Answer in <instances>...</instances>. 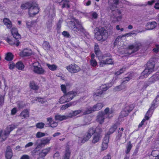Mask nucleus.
I'll return each mask as SVG.
<instances>
[{
  "label": "nucleus",
  "instance_id": "1",
  "mask_svg": "<svg viewBox=\"0 0 159 159\" xmlns=\"http://www.w3.org/2000/svg\"><path fill=\"white\" fill-rule=\"evenodd\" d=\"M120 0H109V4L111 13L110 15V20L113 23L121 21L122 15L121 11L118 9H116Z\"/></svg>",
  "mask_w": 159,
  "mask_h": 159
},
{
  "label": "nucleus",
  "instance_id": "2",
  "mask_svg": "<svg viewBox=\"0 0 159 159\" xmlns=\"http://www.w3.org/2000/svg\"><path fill=\"white\" fill-rule=\"evenodd\" d=\"M157 61L155 58L151 59L147 63V66L141 73L140 78L141 79L147 77L148 75L154 71L155 63Z\"/></svg>",
  "mask_w": 159,
  "mask_h": 159
},
{
  "label": "nucleus",
  "instance_id": "3",
  "mask_svg": "<svg viewBox=\"0 0 159 159\" xmlns=\"http://www.w3.org/2000/svg\"><path fill=\"white\" fill-rule=\"evenodd\" d=\"M95 36L97 39L100 41L105 40L108 37V34L105 29L102 27L96 28L94 30Z\"/></svg>",
  "mask_w": 159,
  "mask_h": 159
},
{
  "label": "nucleus",
  "instance_id": "4",
  "mask_svg": "<svg viewBox=\"0 0 159 159\" xmlns=\"http://www.w3.org/2000/svg\"><path fill=\"white\" fill-rule=\"evenodd\" d=\"M113 110L112 109H109L108 107L105 109L104 112H99L97 116V120L99 123L102 124L104 122V120L106 117L110 118L113 116Z\"/></svg>",
  "mask_w": 159,
  "mask_h": 159
},
{
  "label": "nucleus",
  "instance_id": "5",
  "mask_svg": "<svg viewBox=\"0 0 159 159\" xmlns=\"http://www.w3.org/2000/svg\"><path fill=\"white\" fill-rule=\"evenodd\" d=\"M39 11V8L38 4L33 1L31 5L29 8L28 14L30 17H33L38 14Z\"/></svg>",
  "mask_w": 159,
  "mask_h": 159
},
{
  "label": "nucleus",
  "instance_id": "6",
  "mask_svg": "<svg viewBox=\"0 0 159 159\" xmlns=\"http://www.w3.org/2000/svg\"><path fill=\"white\" fill-rule=\"evenodd\" d=\"M70 26L74 31L76 32L81 31L83 29L81 23L77 20L75 19L70 21Z\"/></svg>",
  "mask_w": 159,
  "mask_h": 159
},
{
  "label": "nucleus",
  "instance_id": "7",
  "mask_svg": "<svg viewBox=\"0 0 159 159\" xmlns=\"http://www.w3.org/2000/svg\"><path fill=\"white\" fill-rule=\"evenodd\" d=\"M33 71L35 73L39 75H43L45 71L38 62H35L33 64L32 67Z\"/></svg>",
  "mask_w": 159,
  "mask_h": 159
},
{
  "label": "nucleus",
  "instance_id": "8",
  "mask_svg": "<svg viewBox=\"0 0 159 159\" xmlns=\"http://www.w3.org/2000/svg\"><path fill=\"white\" fill-rule=\"evenodd\" d=\"M16 126L14 125H11L8 126L6 130L2 133V130L0 131V138L1 137L3 141H4L10 132L16 128Z\"/></svg>",
  "mask_w": 159,
  "mask_h": 159
},
{
  "label": "nucleus",
  "instance_id": "9",
  "mask_svg": "<svg viewBox=\"0 0 159 159\" xmlns=\"http://www.w3.org/2000/svg\"><path fill=\"white\" fill-rule=\"evenodd\" d=\"M95 132V130L93 128H90L88 131L85 134L83 138H80L79 139V142L83 144L88 141L91 137L92 135Z\"/></svg>",
  "mask_w": 159,
  "mask_h": 159
},
{
  "label": "nucleus",
  "instance_id": "10",
  "mask_svg": "<svg viewBox=\"0 0 159 159\" xmlns=\"http://www.w3.org/2000/svg\"><path fill=\"white\" fill-rule=\"evenodd\" d=\"M98 59L99 66L101 67H103L106 64H111L113 62L112 59L110 58L105 59V56H103L99 57Z\"/></svg>",
  "mask_w": 159,
  "mask_h": 159
},
{
  "label": "nucleus",
  "instance_id": "11",
  "mask_svg": "<svg viewBox=\"0 0 159 159\" xmlns=\"http://www.w3.org/2000/svg\"><path fill=\"white\" fill-rule=\"evenodd\" d=\"M51 138H46L41 140H38L36 141L35 145L38 148H41L44 146L45 145L49 144Z\"/></svg>",
  "mask_w": 159,
  "mask_h": 159
},
{
  "label": "nucleus",
  "instance_id": "12",
  "mask_svg": "<svg viewBox=\"0 0 159 159\" xmlns=\"http://www.w3.org/2000/svg\"><path fill=\"white\" fill-rule=\"evenodd\" d=\"M44 11L45 14L48 15L51 19L55 16V11L54 7L52 5H50L47 7Z\"/></svg>",
  "mask_w": 159,
  "mask_h": 159
},
{
  "label": "nucleus",
  "instance_id": "13",
  "mask_svg": "<svg viewBox=\"0 0 159 159\" xmlns=\"http://www.w3.org/2000/svg\"><path fill=\"white\" fill-rule=\"evenodd\" d=\"M44 11L45 14L48 15L51 19L55 16V11L54 7L52 5H50L47 7Z\"/></svg>",
  "mask_w": 159,
  "mask_h": 159
},
{
  "label": "nucleus",
  "instance_id": "14",
  "mask_svg": "<svg viewBox=\"0 0 159 159\" xmlns=\"http://www.w3.org/2000/svg\"><path fill=\"white\" fill-rule=\"evenodd\" d=\"M66 68L70 72L72 73H77L81 70L80 67L75 64L69 65L66 66Z\"/></svg>",
  "mask_w": 159,
  "mask_h": 159
},
{
  "label": "nucleus",
  "instance_id": "15",
  "mask_svg": "<svg viewBox=\"0 0 159 159\" xmlns=\"http://www.w3.org/2000/svg\"><path fill=\"white\" fill-rule=\"evenodd\" d=\"M157 77H156V76L155 75V74L152 77L149 78L148 81L144 83V84H143L144 86L143 88V89H145L147 86L151 84L154 83L155 81L157 80L158 79Z\"/></svg>",
  "mask_w": 159,
  "mask_h": 159
},
{
  "label": "nucleus",
  "instance_id": "16",
  "mask_svg": "<svg viewBox=\"0 0 159 159\" xmlns=\"http://www.w3.org/2000/svg\"><path fill=\"white\" fill-rule=\"evenodd\" d=\"M141 44L139 43H137L134 45L129 46L128 47V49L130 51L131 53H134L138 51L139 49Z\"/></svg>",
  "mask_w": 159,
  "mask_h": 159
},
{
  "label": "nucleus",
  "instance_id": "17",
  "mask_svg": "<svg viewBox=\"0 0 159 159\" xmlns=\"http://www.w3.org/2000/svg\"><path fill=\"white\" fill-rule=\"evenodd\" d=\"M109 137L107 135H106L103 139V141L102 142L101 150L102 151L106 150L108 147V144L109 142Z\"/></svg>",
  "mask_w": 159,
  "mask_h": 159
},
{
  "label": "nucleus",
  "instance_id": "18",
  "mask_svg": "<svg viewBox=\"0 0 159 159\" xmlns=\"http://www.w3.org/2000/svg\"><path fill=\"white\" fill-rule=\"evenodd\" d=\"M134 34V33L132 32H129L128 33L125 34L122 36H118L116 39L114 43V45L115 46L117 45V44H119V41L122 38L124 37H128L131 36L132 34Z\"/></svg>",
  "mask_w": 159,
  "mask_h": 159
},
{
  "label": "nucleus",
  "instance_id": "19",
  "mask_svg": "<svg viewBox=\"0 0 159 159\" xmlns=\"http://www.w3.org/2000/svg\"><path fill=\"white\" fill-rule=\"evenodd\" d=\"M32 51L30 49H25L21 51L19 54L21 57L28 56L32 54Z\"/></svg>",
  "mask_w": 159,
  "mask_h": 159
},
{
  "label": "nucleus",
  "instance_id": "20",
  "mask_svg": "<svg viewBox=\"0 0 159 159\" xmlns=\"http://www.w3.org/2000/svg\"><path fill=\"white\" fill-rule=\"evenodd\" d=\"M11 31L13 37L16 39H20V35L18 33L16 28L13 27L11 30Z\"/></svg>",
  "mask_w": 159,
  "mask_h": 159
},
{
  "label": "nucleus",
  "instance_id": "21",
  "mask_svg": "<svg viewBox=\"0 0 159 159\" xmlns=\"http://www.w3.org/2000/svg\"><path fill=\"white\" fill-rule=\"evenodd\" d=\"M131 111V110L129 109V106L126 107L121 111L120 117H122L126 116Z\"/></svg>",
  "mask_w": 159,
  "mask_h": 159
},
{
  "label": "nucleus",
  "instance_id": "22",
  "mask_svg": "<svg viewBox=\"0 0 159 159\" xmlns=\"http://www.w3.org/2000/svg\"><path fill=\"white\" fill-rule=\"evenodd\" d=\"M83 111H84V109H83L73 111L71 113H69V118H71L73 116H76L80 113L82 114Z\"/></svg>",
  "mask_w": 159,
  "mask_h": 159
},
{
  "label": "nucleus",
  "instance_id": "23",
  "mask_svg": "<svg viewBox=\"0 0 159 159\" xmlns=\"http://www.w3.org/2000/svg\"><path fill=\"white\" fill-rule=\"evenodd\" d=\"M76 94L77 93L75 91H70L67 93L65 94L68 102L72 100Z\"/></svg>",
  "mask_w": 159,
  "mask_h": 159
},
{
  "label": "nucleus",
  "instance_id": "24",
  "mask_svg": "<svg viewBox=\"0 0 159 159\" xmlns=\"http://www.w3.org/2000/svg\"><path fill=\"white\" fill-rule=\"evenodd\" d=\"M47 121L49 123V126L52 128L56 127L57 125V123L54 121L53 120L52 118L51 117H48L47 118Z\"/></svg>",
  "mask_w": 159,
  "mask_h": 159
},
{
  "label": "nucleus",
  "instance_id": "25",
  "mask_svg": "<svg viewBox=\"0 0 159 159\" xmlns=\"http://www.w3.org/2000/svg\"><path fill=\"white\" fill-rule=\"evenodd\" d=\"M13 156V153L11 147L8 146L6 151L5 157L7 159H11Z\"/></svg>",
  "mask_w": 159,
  "mask_h": 159
},
{
  "label": "nucleus",
  "instance_id": "26",
  "mask_svg": "<svg viewBox=\"0 0 159 159\" xmlns=\"http://www.w3.org/2000/svg\"><path fill=\"white\" fill-rule=\"evenodd\" d=\"M102 136L101 134L96 133L93 136L92 143L95 144L98 142L101 139Z\"/></svg>",
  "mask_w": 159,
  "mask_h": 159
},
{
  "label": "nucleus",
  "instance_id": "27",
  "mask_svg": "<svg viewBox=\"0 0 159 159\" xmlns=\"http://www.w3.org/2000/svg\"><path fill=\"white\" fill-rule=\"evenodd\" d=\"M69 118L68 115L65 116L57 114L55 116V118L56 120L60 121H62Z\"/></svg>",
  "mask_w": 159,
  "mask_h": 159
},
{
  "label": "nucleus",
  "instance_id": "28",
  "mask_svg": "<svg viewBox=\"0 0 159 159\" xmlns=\"http://www.w3.org/2000/svg\"><path fill=\"white\" fill-rule=\"evenodd\" d=\"M29 115V112L27 110H24L20 114V117L22 119L27 118Z\"/></svg>",
  "mask_w": 159,
  "mask_h": 159
},
{
  "label": "nucleus",
  "instance_id": "29",
  "mask_svg": "<svg viewBox=\"0 0 159 159\" xmlns=\"http://www.w3.org/2000/svg\"><path fill=\"white\" fill-rule=\"evenodd\" d=\"M33 2V1H31L22 4L20 7L21 8L24 10L26 9H28L29 10V8H30V7L31 5V4Z\"/></svg>",
  "mask_w": 159,
  "mask_h": 159
},
{
  "label": "nucleus",
  "instance_id": "30",
  "mask_svg": "<svg viewBox=\"0 0 159 159\" xmlns=\"http://www.w3.org/2000/svg\"><path fill=\"white\" fill-rule=\"evenodd\" d=\"M123 130L124 129L123 128H119L118 129V132L116 138V141L119 140L120 139Z\"/></svg>",
  "mask_w": 159,
  "mask_h": 159
},
{
  "label": "nucleus",
  "instance_id": "31",
  "mask_svg": "<svg viewBox=\"0 0 159 159\" xmlns=\"http://www.w3.org/2000/svg\"><path fill=\"white\" fill-rule=\"evenodd\" d=\"M104 106L103 104L102 103H98L95 105L92 108L94 111H98L100 110Z\"/></svg>",
  "mask_w": 159,
  "mask_h": 159
},
{
  "label": "nucleus",
  "instance_id": "32",
  "mask_svg": "<svg viewBox=\"0 0 159 159\" xmlns=\"http://www.w3.org/2000/svg\"><path fill=\"white\" fill-rule=\"evenodd\" d=\"M157 25L155 22H149L147 24V29L148 30H151L155 28Z\"/></svg>",
  "mask_w": 159,
  "mask_h": 159
},
{
  "label": "nucleus",
  "instance_id": "33",
  "mask_svg": "<svg viewBox=\"0 0 159 159\" xmlns=\"http://www.w3.org/2000/svg\"><path fill=\"white\" fill-rule=\"evenodd\" d=\"M36 25V22L34 21H26V27L29 30H30L32 27H34Z\"/></svg>",
  "mask_w": 159,
  "mask_h": 159
},
{
  "label": "nucleus",
  "instance_id": "34",
  "mask_svg": "<svg viewBox=\"0 0 159 159\" xmlns=\"http://www.w3.org/2000/svg\"><path fill=\"white\" fill-rule=\"evenodd\" d=\"M3 22L8 28L10 29L12 27L11 22L8 19L4 18L3 20Z\"/></svg>",
  "mask_w": 159,
  "mask_h": 159
},
{
  "label": "nucleus",
  "instance_id": "35",
  "mask_svg": "<svg viewBox=\"0 0 159 159\" xmlns=\"http://www.w3.org/2000/svg\"><path fill=\"white\" fill-rule=\"evenodd\" d=\"M94 50L95 53L98 58L99 57H101L102 56L101 52L99 50L98 46L97 44H95V45Z\"/></svg>",
  "mask_w": 159,
  "mask_h": 159
},
{
  "label": "nucleus",
  "instance_id": "36",
  "mask_svg": "<svg viewBox=\"0 0 159 159\" xmlns=\"http://www.w3.org/2000/svg\"><path fill=\"white\" fill-rule=\"evenodd\" d=\"M76 103L75 102H70L68 103L62 105L61 106V109L62 110L66 109L71 106L74 105Z\"/></svg>",
  "mask_w": 159,
  "mask_h": 159
},
{
  "label": "nucleus",
  "instance_id": "37",
  "mask_svg": "<svg viewBox=\"0 0 159 159\" xmlns=\"http://www.w3.org/2000/svg\"><path fill=\"white\" fill-rule=\"evenodd\" d=\"M70 86V85L69 83H66V85L65 84H61V90L63 93L65 94L67 92V87Z\"/></svg>",
  "mask_w": 159,
  "mask_h": 159
},
{
  "label": "nucleus",
  "instance_id": "38",
  "mask_svg": "<svg viewBox=\"0 0 159 159\" xmlns=\"http://www.w3.org/2000/svg\"><path fill=\"white\" fill-rule=\"evenodd\" d=\"M117 128V125H113L110 129L108 131L107 134L109 136V135L113 133Z\"/></svg>",
  "mask_w": 159,
  "mask_h": 159
},
{
  "label": "nucleus",
  "instance_id": "39",
  "mask_svg": "<svg viewBox=\"0 0 159 159\" xmlns=\"http://www.w3.org/2000/svg\"><path fill=\"white\" fill-rule=\"evenodd\" d=\"M46 66L49 69L52 71H55L57 70V66L55 64H50L48 63L46 64Z\"/></svg>",
  "mask_w": 159,
  "mask_h": 159
},
{
  "label": "nucleus",
  "instance_id": "40",
  "mask_svg": "<svg viewBox=\"0 0 159 159\" xmlns=\"http://www.w3.org/2000/svg\"><path fill=\"white\" fill-rule=\"evenodd\" d=\"M43 49L46 50H49L51 48L49 43L47 41L43 42Z\"/></svg>",
  "mask_w": 159,
  "mask_h": 159
},
{
  "label": "nucleus",
  "instance_id": "41",
  "mask_svg": "<svg viewBox=\"0 0 159 159\" xmlns=\"http://www.w3.org/2000/svg\"><path fill=\"white\" fill-rule=\"evenodd\" d=\"M16 67L19 70H22L24 69V66L22 62L19 61L16 63Z\"/></svg>",
  "mask_w": 159,
  "mask_h": 159
},
{
  "label": "nucleus",
  "instance_id": "42",
  "mask_svg": "<svg viewBox=\"0 0 159 159\" xmlns=\"http://www.w3.org/2000/svg\"><path fill=\"white\" fill-rule=\"evenodd\" d=\"M37 100H38L39 102L42 104H43L47 102L46 99L42 98H39V97H37L36 99L35 100H32V102L33 103L35 102V101H37Z\"/></svg>",
  "mask_w": 159,
  "mask_h": 159
},
{
  "label": "nucleus",
  "instance_id": "43",
  "mask_svg": "<svg viewBox=\"0 0 159 159\" xmlns=\"http://www.w3.org/2000/svg\"><path fill=\"white\" fill-rule=\"evenodd\" d=\"M30 85L31 89L35 90H37L39 88L38 85L34 81L30 82Z\"/></svg>",
  "mask_w": 159,
  "mask_h": 159
},
{
  "label": "nucleus",
  "instance_id": "44",
  "mask_svg": "<svg viewBox=\"0 0 159 159\" xmlns=\"http://www.w3.org/2000/svg\"><path fill=\"white\" fill-rule=\"evenodd\" d=\"M93 111L92 107H90L86 109L85 110L84 109V111H83L82 115L88 114Z\"/></svg>",
  "mask_w": 159,
  "mask_h": 159
},
{
  "label": "nucleus",
  "instance_id": "45",
  "mask_svg": "<svg viewBox=\"0 0 159 159\" xmlns=\"http://www.w3.org/2000/svg\"><path fill=\"white\" fill-rule=\"evenodd\" d=\"M13 55L12 53L8 52L6 54L5 59L8 61L12 60L13 58Z\"/></svg>",
  "mask_w": 159,
  "mask_h": 159
},
{
  "label": "nucleus",
  "instance_id": "46",
  "mask_svg": "<svg viewBox=\"0 0 159 159\" xmlns=\"http://www.w3.org/2000/svg\"><path fill=\"white\" fill-rule=\"evenodd\" d=\"M59 102L60 103H64L68 102L65 94L60 98Z\"/></svg>",
  "mask_w": 159,
  "mask_h": 159
},
{
  "label": "nucleus",
  "instance_id": "47",
  "mask_svg": "<svg viewBox=\"0 0 159 159\" xmlns=\"http://www.w3.org/2000/svg\"><path fill=\"white\" fill-rule=\"evenodd\" d=\"M63 4L62 6L63 8L64 7L69 8L70 6V2L67 0H64L63 1Z\"/></svg>",
  "mask_w": 159,
  "mask_h": 159
},
{
  "label": "nucleus",
  "instance_id": "48",
  "mask_svg": "<svg viewBox=\"0 0 159 159\" xmlns=\"http://www.w3.org/2000/svg\"><path fill=\"white\" fill-rule=\"evenodd\" d=\"M153 112L152 111L149 109L145 115V119L146 120H148L149 118L152 116Z\"/></svg>",
  "mask_w": 159,
  "mask_h": 159
},
{
  "label": "nucleus",
  "instance_id": "49",
  "mask_svg": "<svg viewBox=\"0 0 159 159\" xmlns=\"http://www.w3.org/2000/svg\"><path fill=\"white\" fill-rule=\"evenodd\" d=\"M70 152L69 149L67 148L66 151L65 156L63 159H69L70 156Z\"/></svg>",
  "mask_w": 159,
  "mask_h": 159
},
{
  "label": "nucleus",
  "instance_id": "50",
  "mask_svg": "<svg viewBox=\"0 0 159 159\" xmlns=\"http://www.w3.org/2000/svg\"><path fill=\"white\" fill-rule=\"evenodd\" d=\"M158 96H157L156 98V99L153 101V103L152 104L149 110H150L151 111H153V110L156 107H155V106L157 105V104H156L155 102H157L156 100L158 98Z\"/></svg>",
  "mask_w": 159,
  "mask_h": 159
},
{
  "label": "nucleus",
  "instance_id": "51",
  "mask_svg": "<svg viewBox=\"0 0 159 159\" xmlns=\"http://www.w3.org/2000/svg\"><path fill=\"white\" fill-rule=\"evenodd\" d=\"M132 147V145L130 142H129L127 143L126 147V150L125 151V153H128L129 152L131 149Z\"/></svg>",
  "mask_w": 159,
  "mask_h": 159
},
{
  "label": "nucleus",
  "instance_id": "52",
  "mask_svg": "<svg viewBox=\"0 0 159 159\" xmlns=\"http://www.w3.org/2000/svg\"><path fill=\"white\" fill-rule=\"evenodd\" d=\"M90 64L93 67H96L98 65V63L95 59H90Z\"/></svg>",
  "mask_w": 159,
  "mask_h": 159
},
{
  "label": "nucleus",
  "instance_id": "53",
  "mask_svg": "<svg viewBox=\"0 0 159 159\" xmlns=\"http://www.w3.org/2000/svg\"><path fill=\"white\" fill-rule=\"evenodd\" d=\"M5 40L11 45H13L15 44V41L11 39L9 37H7L5 38Z\"/></svg>",
  "mask_w": 159,
  "mask_h": 159
},
{
  "label": "nucleus",
  "instance_id": "54",
  "mask_svg": "<svg viewBox=\"0 0 159 159\" xmlns=\"http://www.w3.org/2000/svg\"><path fill=\"white\" fill-rule=\"evenodd\" d=\"M108 88L109 87H108L106 85H102L100 87L99 90L101 91V92H102L103 93L104 92L107 90Z\"/></svg>",
  "mask_w": 159,
  "mask_h": 159
},
{
  "label": "nucleus",
  "instance_id": "55",
  "mask_svg": "<svg viewBox=\"0 0 159 159\" xmlns=\"http://www.w3.org/2000/svg\"><path fill=\"white\" fill-rule=\"evenodd\" d=\"M155 2V0H152L151 1H148L147 2L142 5L143 6H146L147 5L151 6Z\"/></svg>",
  "mask_w": 159,
  "mask_h": 159
},
{
  "label": "nucleus",
  "instance_id": "56",
  "mask_svg": "<svg viewBox=\"0 0 159 159\" xmlns=\"http://www.w3.org/2000/svg\"><path fill=\"white\" fill-rule=\"evenodd\" d=\"M131 79L132 77L131 76H129L128 77H125L124 78L123 81L121 82V84H125L128 82Z\"/></svg>",
  "mask_w": 159,
  "mask_h": 159
},
{
  "label": "nucleus",
  "instance_id": "57",
  "mask_svg": "<svg viewBox=\"0 0 159 159\" xmlns=\"http://www.w3.org/2000/svg\"><path fill=\"white\" fill-rule=\"evenodd\" d=\"M93 129L95 130V132H96V133L97 134H101V133L102 131V130L100 126H98L96 127V129L94 128Z\"/></svg>",
  "mask_w": 159,
  "mask_h": 159
},
{
  "label": "nucleus",
  "instance_id": "58",
  "mask_svg": "<svg viewBox=\"0 0 159 159\" xmlns=\"http://www.w3.org/2000/svg\"><path fill=\"white\" fill-rule=\"evenodd\" d=\"M102 93V92H101V91H100L99 89L94 93L93 95L94 97H95L98 96H99Z\"/></svg>",
  "mask_w": 159,
  "mask_h": 159
},
{
  "label": "nucleus",
  "instance_id": "59",
  "mask_svg": "<svg viewBox=\"0 0 159 159\" xmlns=\"http://www.w3.org/2000/svg\"><path fill=\"white\" fill-rule=\"evenodd\" d=\"M125 70V67H123L121 69H120L119 70L117 71L116 73V75H119L120 74L123 73L124 71Z\"/></svg>",
  "mask_w": 159,
  "mask_h": 159
},
{
  "label": "nucleus",
  "instance_id": "60",
  "mask_svg": "<svg viewBox=\"0 0 159 159\" xmlns=\"http://www.w3.org/2000/svg\"><path fill=\"white\" fill-rule=\"evenodd\" d=\"M45 136V134L44 133L39 132L36 134V137L37 138H40Z\"/></svg>",
  "mask_w": 159,
  "mask_h": 159
},
{
  "label": "nucleus",
  "instance_id": "61",
  "mask_svg": "<svg viewBox=\"0 0 159 159\" xmlns=\"http://www.w3.org/2000/svg\"><path fill=\"white\" fill-rule=\"evenodd\" d=\"M45 125L44 123L42 122H40L37 123L36 125L37 128L39 129L43 128Z\"/></svg>",
  "mask_w": 159,
  "mask_h": 159
},
{
  "label": "nucleus",
  "instance_id": "62",
  "mask_svg": "<svg viewBox=\"0 0 159 159\" xmlns=\"http://www.w3.org/2000/svg\"><path fill=\"white\" fill-rule=\"evenodd\" d=\"M51 149V148L50 147H48L47 148L42 151V152H43V153H44V156H46L50 151Z\"/></svg>",
  "mask_w": 159,
  "mask_h": 159
},
{
  "label": "nucleus",
  "instance_id": "63",
  "mask_svg": "<svg viewBox=\"0 0 159 159\" xmlns=\"http://www.w3.org/2000/svg\"><path fill=\"white\" fill-rule=\"evenodd\" d=\"M159 45H156L155 47L153 49V51L155 52H158L159 50Z\"/></svg>",
  "mask_w": 159,
  "mask_h": 159
},
{
  "label": "nucleus",
  "instance_id": "64",
  "mask_svg": "<svg viewBox=\"0 0 159 159\" xmlns=\"http://www.w3.org/2000/svg\"><path fill=\"white\" fill-rule=\"evenodd\" d=\"M44 154L43 153L42 151L39 154V157L37 159H43L44 157L45 156H44Z\"/></svg>",
  "mask_w": 159,
  "mask_h": 159
}]
</instances>
